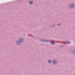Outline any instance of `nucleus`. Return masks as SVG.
Returning <instances> with one entry per match:
<instances>
[{"label":"nucleus","mask_w":75,"mask_h":75,"mask_svg":"<svg viewBox=\"0 0 75 75\" xmlns=\"http://www.w3.org/2000/svg\"><path fill=\"white\" fill-rule=\"evenodd\" d=\"M67 42L68 44H69V43H70V42Z\"/></svg>","instance_id":"nucleus-4"},{"label":"nucleus","mask_w":75,"mask_h":75,"mask_svg":"<svg viewBox=\"0 0 75 75\" xmlns=\"http://www.w3.org/2000/svg\"><path fill=\"white\" fill-rule=\"evenodd\" d=\"M53 63L54 64H55L54 62H53Z\"/></svg>","instance_id":"nucleus-5"},{"label":"nucleus","mask_w":75,"mask_h":75,"mask_svg":"<svg viewBox=\"0 0 75 75\" xmlns=\"http://www.w3.org/2000/svg\"><path fill=\"white\" fill-rule=\"evenodd\" d=\"M49 63H50V62H51V61L49 60Z\"/></svg>","instance_id":"nucleus-3"},{"label":"nucleus","mask_w":75,"mask_h":75,"mask_svg":"<svg viewBox=\"0 0 75 75\" xmlns=\"http://www.w3.org/2000/svg\"><path fill=\"white\" fill-rule=\"evenodd\" d=\"M29 3H30V4H33V1H30L29 2Z\"/></svg>","instance_id":"nucleus-2"},{"label":"nucleus","mask_w":75,"mask_h":75,"mask_svg":"<svg viewBox=\"0 0 75 75\" xmlns=\"http://www.w3.org/2000/svg\"><path fill=\"white\" fill-rule=\"evenodd\" d=\"M51 44H54V41H52L51 42Z\"/></svg>","instance_id":"nucleus-1"}]
</instances>
